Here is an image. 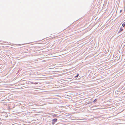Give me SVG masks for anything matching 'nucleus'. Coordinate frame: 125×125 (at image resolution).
<instances>
[{
  "mask_svg": "<svg viewBox=\"0 0 125 125\" xmlns=\"http://www.w3.org/2000/svg\"><path fill=\"white\" fill-rule=\"evenodd\" d=\"M57 119H54L52 120V124L53 125L57 121Z\"/></svg>",
  "mask_w": 125,
  "mask_h": 125,
  "instance_id": "obj_1",
  "label": "nucleus"
},
{
  "mask_svg": "<svg viewBox=\"0 0 125 125\" xmlns=\"http://www.w3.org/2000/svg\"><path fill=\"white\" fill-rule=\"evenodd\" d=\"M123 30V29L121 27L120 28L119 31H118V33H119L120 32H121Z\"/></svg>",
  "mask_w": 125,
  "mask_h": 125,
  "instance_id": "obj_2",
  "label": "nucleus"
},
{
  "mask_svg": "<svg viewBox=\"0 0 125 125\" xmlns=\"http://www.w3.org/2000/svg\"><path fill=\"white\" fill-rule=\"evenodd\" d=\"M122 26L124 27H125V22H124L122 24Z\"/></svg>",
  "mask_w": 125,
  "mask_h": 125,
  "instance_id": "obj_3",
  "label": "nucleus"
},
{
  "mask_svg": "<svg viewBox=\"0 0 125 125\" xmlns=\"http://www.w3.org/2000/svg\"><path fill=\"white\" fill-rule=\"evenodd\" d=\"M57 117V116L56 115V114L54 115H53V117Z\"/></svg>",
  "mask_w": 125,
  "mask_h": 125,
  "instance_id": "obj_4",
  "label": "nucleus"
},
{
  "mask_svg": "<svg viewBox=\"0 0 125 125\" xmlns=\"http://www.w3.org/2000/svg\"><path fill=\"white\" fill-rule=\"evenodd\" d=\"M79 75V74H77V75L74 77H77Z\"/></svg>",
  "mask_w": 125,
  "mask_h": 125,
  "instance_id": "obj_5",
  "label": "nucleus"
},
{
  "mask_svg": "<svg viewBox=\"0 0 125 125\" xmlns=\"http://www.w3.org/2000/svg\"><path fill=\"white\" fill-rule=\"evenodd\" d=\"M97 100V99H95L93 101V102H94L95 101H96Z\"/></svg>",
  "mask_w": 125,
  "mask_h": 125,
  "instance_id": "obj_6",
  "label": "nucleus"
}]
</instances>
